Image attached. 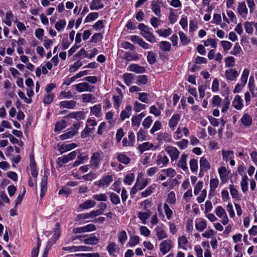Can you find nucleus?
<instances>
[{"label":"nucleus","instance_id":"f257e3e1","mask_svg":"<svg viewBox=\"0 0 257 257\" xmlns=\"http://www.w3.org/2000/svg\"><path fill=\"white\" fill-rule=\"evenodd\" d=\"M138 28L141 31V34L145 39L151 43L156 42V38L150 32L149 28L144 24H140Z\"/></svg>","mask_w":257,"mask_h":257},{"label":"nucleus","instance_id":"f03ea898","mask_svg":"<svg viewBox=\"0 0 257 257\" xmlns=\"http://www.w3.org/2000/svg\"><path fill=\"white\" fill-rule=\"evenodd\" d=\"M88 123L85 128L81 132V137L82 138H86L89 134H92L94 131V126L96 125V121L94 119H88L87 120Z\"/></svg>","mask_w":257,"mask_h":257},{"label":"nucleus","instance_id":"7ed1b4c3","mask_svg":"<svg viewBox=\"0 0 257 257\" xmlns=\"http://www.w3.org/2000/svg\"><path fill=\"white\" fill-rule=\"evenodd\" d=\"M103 157V154L101 151L93 153L90 161V166L95 168H98Z\"/></svg>","mask_w":257,"mask_h":257},{"label":"nucleus","instance_id":"20e7f679","mask_svg":"<svg viewBox=\"0 0 257 257\" xmlns=\"http://www.w3.org/2000/svg\"><path fill=\"white\" fill-rule=\"evenodd\" d=\"M77 154L75 151L70 152L67 155H64L61 157H59L57 159V164L59 167H62L63 164L69 162V161L74 159Z\"/></svg>","mask_w":257,"mask_h":257},{"label":"nucleus","instance_id":"39448f33","mask_svg":"<svg viewBox=\"0 0 257 257\" xmlns=\"http://www.w3.org/2000/svg\"><path fill=\"white\" fill-rule=\"evenodd\" d=\"M113 181L111 175H106L103 176L101 179L94 183L99 188L107 187L110 183Z\"/></svg>","mask_w":257,"mask_h":257},{"label":"nucleus","instance_id":"423d86ee","mask_svg":"<svg viewBox=\"0 0 257 257\" xmlns=\"http://www.w3.org/2000/svg\"><path fill=\"white\" fill-rule=\"evenodd\" d=\"M106 250L110 256L116 257V254L119 253L120 249L115 242H111L106 246Z\"/></svg>","mask_w":257,"mask_h":257},{"label":"nucleus","instance_id":"0eeeda50","mask_svg":"<svg viewBox=\"0 0 257 257\" xmlns=\"http://www.w3.org/2000/svg\"><path fill=\"white\" fill-rule=\"evenodd\" d=\"M244 28L246 33L251 35L253 32V29H255V35H257V23L254 22H245L244 23Z\"/></svg>","mask_w":257,"mask_h":257},{"label":"nucleus","instance_id":"6e6552de","mask_svg":"<svg viewBox=\"0 0 257 257\" xmlns=\"http://www.w3.org/2000/svg\"><path fill=\"white\" fill-rule=\"evenodd\" d=\"M165 151L170 155L171 160L173 161L176 160L178 158L180 154V152L178 149L172 146H167L165 148Z\"/></svg>","mask_w":257,"mask_h":257},{"label":"nucleus","instance_id":"1a4fd4ad","mask_svg":"<svg viewBox=\"0 0 257 257\" xmlns=\"http://www.w3.org/2000/svg\"><path fill=\"white\" fill-rule=\"evenodd\" d=\"M76 90L79 92L84 91L92 92L94 86H91L87 82L80 83L75 86Z\"/></svg>","mask_w":257,"mask_h":257},{"label":"nucleus","instance_id":"9d476101","mask_svg":"<svg viewBox=\"0 0 257 257\" xmlns=\"http://www.w3.org/2000/svg\"><path fill=\"white\" fill-rule=\"evenodd\" d=\"M172 247V242L171 240H165L160 244V250L163 254L169 252Z\"/></svg>","mask_w":257,"mask_h":257},{"label":"nucleus","instance_id":"9b49d317","mask_svg":"<svg viewBox=\"0 0 257 257\" xmlns=\"http://www.w3.org/2000/svg\"><path fill=\"white\" fill-rule=\"evenodd\" d=\"M225 74L226 79L231 81H235L239 75L237 71L233 68L226 70Z\"/></svg>","mask_w":257,"mask_h":257},{"label":"nucleus","instance_id":"f8f14e48","mask_svg":"<svg viewBox=\"0 0 257 257\" xmlns=\"http://www.w3.org/2000/svg\"><path fill=\"white\" fill-rule=\"evenodd\" d=\"M169 162V159L163 152L160 153L158 156V159L156 161V164L162 167L167 164Z\"/></svg>","mask_w":257,"mask_h":257},{"label":"nucleus","instance_id":"ddd939ff","mask_svg":"<svg viewBox=\"0 0 257 257\" xmlns=\"http://www.w3.org/2000/svg\"><path fill=\"white\" fill-rule=\"evenodd\" d=\"M180 119V116L179 114H174L173 115L169 121V126L172 131L174 130L175 127L177 125Z\"/></svg>","mask_w":257,"mask_h":257},{"label":"nucleus","instance_id":"4468645a","mask_svg":"<svg viewBox=\"0 0 257 257\" xmlns=\"http://www.w3.org/2000/svg\"><path fill=\"white\" fill-rule=\"evenodd\" d=\"M232 105L237 110H240L243 107L242 99L239 95L235 96L232 101Z\"/></svg>","mask_w":257,"mask_h":257},{"label":"nucleus","instance_id":"2eb2a0df","mask_svg":"<svg viewBox=\"0 0 257 257\" xmlns=\"http://www.w3.org/2000/svg\"><path fill=\"white\" fill-rule=\"evenodd\" d=\"M68 118H73L79 121L81 120H83L85 118L84 112L81 111H77L75 112H72L69 113L66 116Z\"/></svg>","mask_w":257,"mask_h":257},{"label":"nucleus","instance_id":"dca6fc26","mask_svg":"<svg viewBox=\"0 0 257 257\" xmlns=\"http://www.w3.org/2000/svg\"><path fill=\"white\" fill-rule=\"evenodd\" d=\"M200 172L207 171L210 168V165L207 159L202 157L200 160Z\"/></svg>","mask_w":257,"mask_h":257},{"label":"nucleus","instance_id":"f3484780","mask_svg":"<svg viewBox=\"0 0 257 257\" xmlns=\"http://www.w3.org/2000/svg\"><path fill=\"white\" fill-rule=\"evenodd\" d=\"M161 3L159 0L153 1L151 4V8L153 12L157 16H159L161 13L160 5Z\"/></svg>","mask_w":257,"mask_h":257},{"label":"nucleus","instance_id":"a211bd4d","mask_svg":"<svg viewBox=\"0 0 257 257\" xmlns=\"http://www.w3.org/2000/svg\"><path fill=\"white\" fill-rule=\"evenodd\" d=\"M122 58L126 61H131L138 60L139 56L138 54L135 52H125Z\"/></svg>","mask_w":257,"mask_h":257},{"label":"nucleus","instance_id":"6ab92c4d","mask_svg":"<svg viewBox=\"0 0 257 257\" xmlns=\"http://www.w3.org/2000/svg\"><path fill=\"white\" fill-rule=\"evenodd\" d=\"M187 155L185 154H182L178 163V166L182 169L184 171H186L188 169L187 164Z\"/></svg>","mask_w":257,"mask_h":257},{"label":"nucleus","instance_id":"aec40b11","mask_svg":"<svg viewBox=\"0 0 257 257\" xmlns=\"http://www.w3.org/2000/svg\"><path fill=\"white\" fill-rule=\"evenodd\" d=\"M77 102L75 100L63 101L60 103V107L69 109L73 108L76 105Z\"/></svg>","mask_w":257,"mask_h":257},{"label":"nucleus","instance_id":"412c9836","mask_svg":"<svg viewBox=\"0 0 257 257\" xmlns=\"http://www.w3.org/2000/svg\"><path fill=\"white\" fill-rule=\"evenodd\" d=\"M145 116L144 112H142L140 114L136 116H133L132 118V125L139 127L140 124V122L142 119Z\"/></svg>","mask_w":257,"mask_h":257},{"label":"nucleus","instance_id":"4be33fe9","mask_svg":"<svg viewBox=\"0 0 257 257\" xmlns=\"http://www.w3.org/2000/svg\"><path fill=\"white\" fill-rule=\"evenodd\" d=\"M103 7L104 5L101 3V0H92L90 5V9L91 10H98Z\"/></svg>","mask_w":257,"mask_h":257},{"label":"nucleus","instance_id":"5701e85b","mask_svg":"<svg viewBox=\"0 0 257 257\" xmlns=\"http://www.w3.org/2000/svg\"><path fill=\"white\" fill-rule=\"evenodd\" d=\"M237 11L242 17H246L247 14V9L244 3L239 4L237 7Z\"/></svg>","mask_w":257,"mask_h":257},{"label":"nucleus","instance_id":"b1692460","mask_svg":"<svg viewBox=\"0 0 257 257\" xmlns=\"http://www.w3.org/2000/svg\"><path fill=\"white\" fill-rule=\"evenodd\" d=\"M47 176L45 175L43 177L41 183V194L40 197L42 198L47 190Z\"/></svg>","mask_w":257,"mask_h":257},{"label":"nucleus","instance_id":"393cba45","mask_svg":"<svg viewBox=\"0 0 257 257\" xmlns=\"http://www.w3.org/2000/svg\"><path fill=\"white\" fill-rule=\"evenodd\" d=\"M77 146L75 143H72L67 145H63L60 146L59 149L60 153L62 154L67 151H70L73 149H74Z\"/></svg>","mask_w":257,"mask_h":257},{"label":"nucleus","instance_id":"a878e982","mask_svg":"<svg viewBox=\"0 0 257 257\" xmlns=\"http://www.w3.org/2000/svg\"><path fill=\"white\" fill-rule=\"evenodd\" d=\"M96 205V202L91 200H87L83 203L79 205V207L81 209H86L93 207Z\"/></svg>","mask_w":257,"mask_h":257},{"label":"nucleus","instance_id":"bb28decb","mask_svg":"<svg viewBox=\"0 0 257 257\" xmlns=\"http://www.w3.org/2000/svg\"><path fill=\"white\" fill-rule=\"evenodd\" d=\"M130 69L131 71L137 73H143L145 72V69L144 67L138 65V64H133L130 65Z\"/></svg>","mask_w":257,"mask_h":257},{"label":"nucleus","instance_id":"cd10ccee","mask_svg":"<svg viewBox=\"0 0 257 257\" xmlns=\"http://www.w3.org/2000/svg\"><path fill=\"white\" fill-rule=\"evenodd\" d=\"M132 106L128 105L123 110L120 114V119L124 120L126 118H128L131 114Z\"/></svg>","mask_w":257,"mask_h":257},{"label":"nucleus","instance_id":"c85d7f7f","mask_svg":"<svg viewBox=\"0 0 257 257\" xmlns=\"http://www.w3.org/2000/svg\"><path fill=\"white\" fill-rule=\"evenodd\" d=\"M154 147V144L149 142H145L140 145L138 147V150L141 153H144L145 151L149 150L150 149Z\"/></svg>","mask_w":257,"mask_h":257},{"label":"nucleus","instance_id":"c756f323","mask_svg":"<svg viewBox=\"0 0 257 257\" xmlns=\"http://www.w3.org/2000/svg\"><path fill=\"white\" fill-rule=\"evenodd\" d=\"M151 214V212L149 210L145 212H139L138 214V217L142 221L143 223H146V220L149 218Z\"/></svg>","mask_w":257,"mask_h":257},{"label":"nucleus","instance_id":"7c9ffc66","mask_svg":"<svg viewBox=\"0 0 257 257\" xmlns=\"http://www.w3.org/2000/svg\"><path fill=\"white\" fill-rule=\"evenodd\" d=\"M99 239L98 237L94 235H91L89 237L86 238L84 240V243L89 245H95L98 242Z\"/></svg>","mask_w":257,"mask_h":257},{"label":"nucleus","instance_id":"2f4dec72","mask_svg":"<svg viewBox=\"0 0 257 257\" xmlns=\"http://www.w3.org/2000/svg\"><path fill=\"white\" fill-rule=\"evenodd\" d=\"M240 121L244 125L249 126L252 123V118L248 114L245 113L243 115Z\"/></svg>","mask_w":257,"mask_h":257},{"label":"nucleus","instance_id":"473e14b6","mask_svg":"<svg viewBox=\"0 0 257 257\" xmlns=\"http://www.w3.org/2000/svg\"><path fill=\"white\" fill-rule=\"evenodd\" d=\"M117 159L119 162L126 165L129 164L131 161L130 158L123 153L118 154L117 157Z\"/></svg>","mask_w":257,"mask_h":257},{"label":"nucleus","instance_id":"72a5a7b5","mask_svg":"<svg viewBox=\"0 0 257 257\" xmlns=\"http://www.w3.org/2000/svg\"><path fill=\"white\" fill-rule=\"evenodd\" d=\"M60 226L61 224L60 222H57L56 224L54 230V234L52 237V239L54 240V242L59 238L61 235Z\"/></svg>","mask_w":257,"mask_h":257},{"label":"nucleus","instance_id":"f704fd0d","mask_svg":"<svg viewBox=\"0 0 257 257\" xmlns=\"http://www.w3.org/2000/svg\"><path fill=\"white\" fill-rule=\"evenodd\" d=\"M248 177L246 175H244L242 177V179L240 182V186L241 187L242 191L245 193L248 190V183H247Z\"/></svg>","mask_w":257,"mask_h":257},{"label":"nucleus","instance_id":"c9c22d12","mask_svg":"<svg viewBox=\"0 0 257 257\" xmlns=\"http://www.w3.org/2000/svg\"><path fill=\"white\" fill-rule=\"evenodd\" d=\"M101 106L100 104H96L90 107L91 113L94 114L97 117L100 116V112Z\"/></svg>","mask_w":257,"mask_h":257},{"label":"nucleus","instance_id":"e433bc0d","mask_svg":"<svg viewBox=\"0 0 257 257\" xmlns=\"http://www.w3.org/2000/svg\"><path fill=\"white\" fill-rule=\"evenodd\" d=\"M249 74V71L247 69L243 70L240 78V83L244 85H246L247 78Z\"/></svg>","mask_w":257,"mask_h":257},{"label":"nucleus","instance_id":"4c0bfd02","mask_svg":"<svg viewBox=\"0 0 257 257\" xmlns=\"http://www.w3.org/2000/svg\"><path fill=\"white\" fill-rule=\"evenodd\" d=\"M77 133V131L72 130L61 135L60 139L62 140H64L72 138L75 135H76Z\"/></svg>","mask_w":257,"mask_h":257},{"label":"nucleus","instance_id":"58836bf2","mask_svg":"<svg viewBox=\"0 0 257 257\" xmlns=\"http://www.w3.org/2000/svg\"><path fill=\"white\" fill-rule=\"evenodd\" d=\"M140 241V237L137 235H134L130 237L128 244L131 247H133L138 244Z\"/></svg>","mask_w":257,"mask_h":257},{"label":"nucleus","instance_id":"ea45409f","mask_svg":"<svg viewBox=\"0 0 257 257\" xmlns=\"http://www.w3.org/2000/svg\"><path fill=\"white\" fill-rule=\"evenodd\" d=\"M66 24L65 21L63 19H61L55 24V27L58 32H61L64 29Z\"/></svg>","mask_w":257,"mask_h":257},{"label":"nucleus","instance_id":"a19ab883","mask_svg":"<svg viewBox=\"0 0 257 257\" xmlns=\"http://www.w3.org/2000/svg\"><path fill=\"white\" fill-rule=\"evenodd\" d=\"M160 48L163 51H169L171 49V45L167 41H162L160 42Z\"/></svg>","mask_w":257,"mask_h":257},{"label":"nucleus","instance_id":"79ce46f5","mask_svg":"<svg viewBox=\"0 0 257 257\" xmlns=\"http://www.w3.org/2000/svg\"><path fill=\"white\" fill-rule=\"evenodd\" d=\"M222 154L223 159L226 161H227L228 160L231 159L233 158L234 153L232 151H225L224 150H222Z\"/></svg>","mask_w":257,"mask_h":257},{"label":"nucleus","instance_id":"37998d69","mask_svg":"<svg viewBox=\"0 0 257 257\" xmlns=\"http://www.w3.org/2000/svg\"><path fill=\"white\" fill-rule=\"evenodd\" d=\"M179 35L180 38V41L184 45H186L189 43L190 40L187 36L182 32H179Z\"/></svg>","mask_w":257,"mask_h":257},{"label":"nucleus","instance_id":"c03bdc74","mask_svg":"<svg viewBox=\"0 0 257 257\" xmlns=\"http://www.w3.org/2000/svg\"><path fill=\"white\" fill-rule=\"evenodd\" d=\"M195 227L198 230L202 231L206 228L207 224L205 220H202L196 223Z\"/></svg>","mask_w":257,"mask_h":257},{"label":"nucleus","instance_id":"a18cd8bd","mask_svg":"<svg viewBox=\"0 0 257 257\" xmlns=\"http://www.w3.org/2000/svg\"><path fill=\"white\" fill-rule=\"evenodd\" d=\"M157 236L159 240H161L167 237L166 232L161 228H157L156 229Z\"/></svg>","mask_w":257,"mask_h":257},{"label":"nucleus","instance_id":"49530a36","mask_svg":"<svg viewBox=\"0 0 257 257\" xmlns=\"http://www.w3.org/2000/svg\"><path fill=\"white\" fill-rule=\"evenodd\" d=\"M109 197L110 201L112 204L117 205L120 203V198L119 196L116 194L114 193H110Z\"/></svg>","mask_w":257,"mask_h":257},{"label":"nucleus","instance_id":"de8ad7c7","mask_svg":"<svg viewBox=\"0 0 257 257\" xmlns=\"http://www.w3.org/2000/svg\"><path fill=\"white\" fill-rule=\"evenodd\" d=\"M242 52L241 48L238 43H236L233 47L230 54L235 56L239 55Z\"/></svg>","mask_w":257,"mask_h":257},{"label":"nucleus","instance_id":"09e8293b","mask_svg":"<svg viewBox=\"0 0 257 257\" xmlns=\"http://www.w3.org/2000/svg\"><path fill=\"white\" fill-rule=\"evenodd\" d=\"M118 241L123 244L127 239V234L124 230L121 231L118 235Z\"/></svg>","mask_w":257,"mask_h":257},{"label":"nucleus","instance_id":"8fccbe9b","mask_svg":"<svg viewBox=\"0 0 257 257\" xmlns=\"http://www.w3.org/2000/svg\"><path fill=\"white\" fill-rule=\"evenodd\" d=\"M13 17V15L11 11H8L6 13V19L4 22L9 27L12 26V19Z\"/></svg>","mask_w":257,"mask_h":257},{"label":"nucleus","instance_id":"3c124183","mask_svg":"<svg viewBox=\"0 0 257 257\" xmlns=\"http://www.w3.org/2000/svg\"><path fill=\"white\" fill-rule=\"evenodd\" d=\"M156 56L153 52L150 51L147 55V60L150 64H153L156 62Z\"/></svg>","mask_w":257,"mask_h":257},{"label":"nucleus","instance_id":"603ef678","mask_svg":"<svg viewBox=\"0 0 257 257\" xmlns=\"http://www.w3.org/2000/svg\"><path fill=\"white\" fill-rule=\"evenodd\" d=\"M66 126V122L65 120H63L61 121L56 123L55 127V131L58 132L65 128Z\"/></svg>","mask_w":257,"mask_h":257},{"label":"nucleus","instance_id":"864d4df0","mask_svg":"<svg viewBox=\"0 0 257 257\" xmlns=\"http://www.w3.org/2000/svg\"><path fill=\"white\" fill-rule=\"evenodd\" d=\"M93 198L98 201H106L107 197L105 194H94Z\"/></svg>","mask_w":257,"mask_h":257},{"label":"nucleus","instance_id":"5fc2aeb1","mask_svg":"<svg viewBox=\"0 0 257 257\" xmlns=\"http://www.w3.org/2000/svg\"><path fill=\"white\" fill-rule=\"evenodd\" d=\"M123 79L127 85H130L132 83L133 75L131 73H125L123 76Z\"/></svg>","mask_w":257,"mask_h":257},{"label":"nucleus","instance_id":"6e6d98bb","mask_svg":"<svg viewBox=\"0 0 257 257\" xmlns=\"http://www.w3.org/2000/svg\"><path fill=\"white\" fill-rule=\"evenodd\" d=\"M190 168L192 172H196L198 170L197 161L195 159H192L189 162Z\"/></svg>","mask_w":257,"mask_h":257},{"label":"nucleus","instance_id":"4d7b16f0","mask_svg":"<svg viewBox=\"0 0 257 257\" xmlns=\"http://www.w3.org/2000/svg\"><path fill=\"white\" fill-rule=\"evenodd\" d=\"M158 139L160 141L170 142L171 138L170 136L166 133H161L158 136Z\"/></svg>","mask_w":257,"mask_h":257},{"label":"nucleus","instance_id":"13d9d810","mask_svg":"<svg viewBox=\"0 0 257 257\" xmlns=\"http://www.w3.org/2000/svg\"><path fill=\"white\" fill-rule=\"evenodd\" d=\"M230 105V100L228 97H226L223 100V103L222 104V108L221 111L225 112L229 108Z\"/></svg>","mask_w":257,"mask_h":257},{"label":"nucleus","instance_id":"bf43d9fd","mask_svg":"<svg viewBox=\"0 0 257 257\" xmlns=\"http://www.w3.org/2000/svg\"><path fill=\"white\" fill-rule=\"evenodd\" d=\"M226 67H233L235 64L234 58L232 56H229L225 60Z\"/></svg>","mask_w":257,"mask_h":257},{"label":"nucleus","instance_id":"052dcab7","mask_svg":"<svg viewBox=\"0 0 257 257\" xmlns=\"http://www.w3.org/2000/svg\"><path fill=\"white\" fill-rule=\"evenodd\" d=\"M88 157L87 156H84L82 157L78 156L77 158V160L74 162L73 166L74 167L77 166L83 163L84 161L88 160Z\"/></svg>","mask_w":257,"mask_h":257},{"label":"nucleus","instance_id":"680f3d73","mask_svg":"<svg viewBox=\"0 0 257 257\" xmlns=\"http://www.w3.org/2000/svg\"><path fill=\"white\" fill-rule=\"evenodd\" d=\"M135 179V175L133 173L129 174L126 175L124 179V182L128 185L132 184Z\"/></svg>","mask_w":257,"mask_h":257},{"label":"nucleus","instance_id":"e2e57ef3","mask_svg":"<svg viewBox=\"0 0 257 257\" xmlns=\"http://www.w3.org/2000/svg\"><path fill=\"white\" fill-rule=\"evenodd\" d=\"M215 213L219 218H221L222 216L226 215L225 210L221 206H218L216 208Z\"/></svg>","mask_w":257,"mask_h":257},{"label":"nucleus","instance_id":"0e129e2a","mask_svg":"<svg viewBox=\"0 0 257 257\" xmlns=\"http://www.w3.org/2000/svg\"><path fill=\"white\" fill-rule=\"evenodd\" d=\"M98 17V14L96 12H93L90 13L85 19V22H89L92 21H94Z\"/></svg>","mask_w":257,"mask_h":257},{"label":"nucleus","instance_id":"69168bd1","mask_svg":"<svg viewBox=\"0 0 257 257\" xmlns=\"http://www.w3.org/2000/svg\"><path fill=\"white\" fill-rule=\"evenodd\" d=\"M153 120L151 116H148L143 121L142 125L145 128H149Z\"/></svg>","mask_w":257,"mask_h":257},{"label":"nucleus","instance_id":"338daca9","mask_svg":"<svg viewBox=\"0 0 257 257\" xmlns=\"http://www.w3.org/2000/svg\"><path fill=\"white\" fill-rule=\"evenodd\" d=\"M82 100L84 102H90L94 100V98L91 94H84L82 95Z\"/></svg>","mask_w":257,"mask_h":257},{"label":"nucleus","instance_id":"774afa93","mask_svg":"<svg viewBox=\"0 0 257 257\" xmlns=\"http://www.w3.org/2000/svg\"><path fill=\"white\" fill-rule=\"evenodd\" d=\"M162 172H164L166 175L170 178H173L176 175V172L175 171L172 169V168H169L167 169H164L162 170Z\"/></svg>","mask_w":257,"mask_h":257}]
</instances>
